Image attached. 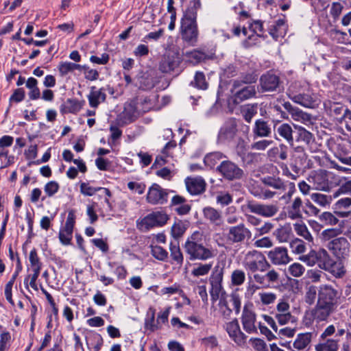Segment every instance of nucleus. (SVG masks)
<instances>
[{
  "label": "nucleus",
  "mask_w": 351,
  "mask_h": 351,
  "mask_svg": "<svg viewBox=\"0 0 351 351\" xmlns=\"http://www.w3.org/2000/svg\"><path fill=\"white\" fill-rule=\"evenodd\" d=\"M184 249L190 261H206L213 258L217 254L216 250L212 247L204 245L199 232H195L186 239Z\"/></svg>",
  "instance_id": "obj_1"
},
{
  "label": "nucleus",
  "mask_w": 351,
  "mask_h": 351,
  "mask_svg": "<svg viewBox=\"0 0 351 351\" xmlns=\"http://www.w3.org/2000/svg\"><path fill=\"white\" fill-rule=\"evenodd\" d=\"M243 264L247 271L254 274L257 271H266L271 267L265 255L256 250L248 252L245 256Z\"/></svg>",
  "instance_id": "obj_2"
},
{
  "label": "nucleus",
  "mask_w": 351,
  "mask_h": 351,
  "mask_svg": "<svg viewBox=\"0 0 351 351\" xmlns=\"http://www.w3.org/2000/svg\"><path fill=\"white\" fill-rule=\"evenodd\" d=\"M251 230L243 223L230 226L224 234L226 243L240 245L252 238Z\"/></svg>",
  "instance_id": "obj_3"
},
{
  "label": "nucleus",
  "mask_w": 351,
  "mask_h": 351,
  "mask_svg": "<svg viewBox=\"0 0 351 351\" xmlns=\"http://www.w3.org/2000/svg\"><path fill=\"white\" fill-rule=\"evenodd\" d=\"M216 172L224 180L228 181L241 180L245 176L244 171L237 164L228 158L222 160L217 166Z\"/></svg>",
  "instance_id": "obj_4"
},
{
  "label": "nucleus",
  "mask_w": 351,
  "mask_h": 351,
  "mask_svg": "<svg viewBox=\"0 0 351 351\" xmlns=\"http://www.w3.org/2000/svg\"><path fill=\"white\" fill-rule=\"evenodd\" d=\"M238 132V125L235 118H229L220 128L217 136L218 145H228L232 142Z\"/></svg>",
  "instance_id": "obj_5"
},
{
  "label": "nucleus",
  "mask_w": 351,
  "mask_h": 351,
  "mask_svg": "<svg viewBox=\"0 0 351 351\" xmlns=\"http://www.w3.org/2000/svg\"><path fill=\"white\" fill-rule=\"evenodd\" d=\"M223 269L217 266L214 268L210 276L209 281L211 285L210 291L211 300L214 302L225 297L226 293L222 287Z\"/></svg>",
  "instance_id": "obj_6"
},
{
  "label": "nucleus",
  "mask_w": 351,
  "mask_h": 351,
  "mask_svg": "<svg viewBox=\"0 0 351 351\" xmlns=\"http://www.w3.org/2000/svg\"><path fill=\"white\" fill-rule=\"evenodd\" d=\"M29 261L30 263V269L33 271L32 274L28 275L24 280V283L26 285H28V281L29 280V285L30 287L35 291H38V285L36 283V280L40 273V270L42 268V263L40 262V258L38 257V253L36 249H33L30 251L29 256Z\"/></svg>",
  "instance_id": "obj_7"
},
{
  "label": "nucleus",
  "mask_w": 351,
  "mask_h": 351,
  "mask_svg": "<svg viewBox=\"0 0 351 351\" xmlns=\"http://www.w3.org/2000/svg\"><path fill=\"white\" fill-rule=\"evenodd\" d=\"M229 302L231 303L237 315L239 313L241 310V302L238 294H231L229 302L226 300V297H221L218 304L219 312L224 319H230L232 313V309L229 306Z\"/></svg>",
  "instance_id": "obj_8"
},
{
  "label": "nucleus",
  "mask_w": 351,
  "mask_h": 351,
  "mask_svg": "<svg viewBox=\"0 0 351 351\" xmlns=\"http://www.w3.org/2000/svg\"><path fill=\"white\" fill-rule=\"evenodd\" d=\"M265 274L255 273L250 279L252 282L261 285L263 288H269L275 284L280 282V275L278 271L274 269H269Z\"/></svg>",
  "instance_id": "obj_9"
},
{
  "label": "nucleus",
  "mask_w": 351,
  "mask_h": 351,
  "mask_svg": "<svg viewBox=\"0 0 351 351\" xmlns=\"http://www.w3.org/2000/svg\"><path fill=\"white\" fill-rule=\"evenodd\" d=\"M232 93L233 101L235 104H239L245 100L255 97L256 94V87L254 85L241 86L240 81H234Z\"/></svg>",
  "instance_id": "obj_10"
},
{
  "label": "nucleus",
  "mask_w": 351,
  "mask_h": 351,
  "mask_svg": "<svg viewBox=\"0 0 351 351\" xmlns=\"http://www.w3.org/2000/svg\"><path fill=\"white\" fill-rule=\"evenodd\" d=\"M327 247L339 259H346L350 254V243L344 237L335 238L327 244Z\"/></svg>",
  "instance_id": "obj_11"
},
{
  "label": "nucleus",
  "mask_w": 351,
  "mask_h": 351,
  "mask_svg": "<svg viewBox=\"0 0 351 351\" xmlns=\"http://www.w3.org/2000/svg\"><path fill=\"white\" fill-rule=\"evenodd\" d=\"M339 292L331 285H321L318 290L317 302L335 308Z\"/></svg>",
  "instance_id": "obj_12"
},
{
  "label": "nucleus",
  "mask_w": 351,
  "mask_h": 351,
  "mask_svg": "<svg viewBox=\"0 0 351 351\" xmlns=\"http://www.w3.org/2000/svg\"><path fill=\"white\" fill-rule=\"evenodd\" d=\"M247 208L251 213L265 218L275 216L279 210V207L277 204H266L253 202H249L247 204Z\"/></svg>",
  "instance_id": "obj_13"
},
{
  "label": "nucleus",
  "mask_w": 351,
  "mask_h": 351,
  "mask_svg": "<svg viewBox=\"0 0 351 351\" xmlns=\"http://www.w3.org/2000/svg\"><path fill=\"white\" fill-rule=\"evenodd\" d=\"M181 36L184 42L190 46H195L199 36L197 23L181 22Z\"/></svg>",
  "instance_id": "obj_14"
},
{
  "label": "nucleus",
  "mask_w": 351,
  "mask_h": 351,
  "mask_svg": "<svg viewBox=\"0 0 351 351\" xmlns=\"http://www.w3.org/2000/svg\"><path fill=\"white\" fill-rule=\"evenodd\" d=\"M169 193L158 184H153L148 189L147 201L152 205L164 204L167 202Z\"/></svg>",
  "instance_id": "obj_15"
},
{
  "label": "nucleus",
  "mask_w": 351,
  "mask_h": 351,
  "mask_svg": "<svg viewBox=\"0 0 351 351\" xmlns=\"http://www.w3.org/2000/svg\"><path fill=\"white\" fill-rule=\"evenodd\" d=\"M307 180L312 184L313 188L315 190L324 191H330L329 181L326 171L319 170L311 172Z\"/></svg>",
  "instance_id": "obj_16"
},
{
  "label": "nucleus",
  "mask_w": 351,
  "mask_h": 351,
  "mask_svg": "<svg viewBox=\"0 0 351 351\" xmlns=\"http://www.w3.org/2000/svg\"><path fill=\"white\" fill-rule=\"evenodd\" d=\"M168 219L169 217L164 211H154L145 216L141 223L145 229L149 230L164 226Z\"/></svg>",
  "instance_id": "obj_17"
},
{
  "label": "nucleus",
  "mask_w": 351,
  "mask_h": 351,
  "mask_svg": "<svg viewBox=\"0 0 351 351\" xmlns=\"http://www.w3.org/2000/svg\"><path fill=\"white\" fill-rule=\"evenodd\" d=\"M274 314L275 319L280 325H285L293 322V317L290 312V305L284 299L279 300Z\"/></svg>",
  "instance_id": "obj_18"
},
{
  "label": "nucleus",
  "mask_w": 351,
  "mask_h": 351,
  "mask_svg": "<svg viewBox=\"0 0 351 351\" xmlns=\"http://www.w3.org/2000/svg\"><path fill=\"white\" fill-rule=\"evenodd\" d=\"M180 62L179 54L169 51L163 56L159 64V69L162 73H170L178 68Z\"/></svg>",
  "instance_id": "obj_19"
},
{
  "label": "nucleus",
  "mask_w": 351,
  "mask_h": 351,
  "mask_svg": "<svg viewBox=\"0 0 351 351\" xmlns=\"http://www.w3.org/2000/svg\"><path fill=\"white\" fill-rule=\"evenodd\" d=\"M225 329L229 337L239 346H243L245 344L247 336L241 330L237 319L228 322L226 324Z\"/></svg>",
  "instance_id": "obj_20"
},
{
  "label": "nucleus",
  "mask_w": 351,
  "mask_h": 351,
  "mask_svg": "<svg viewBox=\"0 0 351 351\" xmlns=\"http://www.w3.org/2000/svg\"><path fill=\"white\" fill-rule=\"evenodd\" d=\"M270 262L277 266L286 265L291 262V258L285 247H276L267 253Z\"/></svg>",
  "instance_id": "obj_21"
},
{
  "label": "nucleus",
  "mask_w": 351,
  "mask_h": 351,
  "mask_svg": "<svg viewBox=\"0 0 351 351\" xmlns=\"http://www.w3.org/2000/svg\"><path fill=\"white\" fill-rule=\"evenodd\" d=\"M137 117V111L133 103H128L125 105L124 109L116 119V123L121 127L134 121Z\"/></svg>",
  "instance_id": "obj_22"
},
{
  "label": "nucleus",
  "mask_w": 351,
  "mask_h": 351,
  "mask_svg": "<svg viewBox=\"0 0 351 351\" xmlns=\"http://www.w3.org/2000/svg\"><path fill=\"white\" fill-rule=\"evenodd\" d=\"M255 322V313L247 305H245L241 316V323L245 331L247 333L257 332Z\"/></svg>",
  "instance_id": "obj_23"
},
{
  "label": "nucleus",
  "mask_w": 351,
  "mask_h": 351,
  "mask_svg": "<svg viewBox=\"0 0 351 351\" xmlns=\"http://www.w3.org/2000/svg\"><path fill=\"white\" fill-rule=\"evenodd\" d=\"M252 133L254 137L267 138L271 136V128L269 121L263 119H258L255 121L252 128Z\"/></svg>",
  "instance_id": "obj_24"
},
{
  "label": "nucleus",
  "mask_w": 351,
  "mask_h": 351,
  "mask_svg": "<svg viewBox=\"0 0 351 351\" xmlns=\"http://www.w3.org/2000/svg\"><path fill=\"white\" fill-rule=\"evenodd\" d=\"M278 76L270 72L263 75L260 78V85L264 91H274L279 86Z\"/></svg>",
  "instance_id": "obj_25"
},
{
  "label": "nucleus",
  "mask_w": 351,
  "mask_h": 351,
  "mask_svg": "<svg viewBox=\"0 0 351 351\" xmlns=\"http://www.w3.org/2000/svg\"><path fill=\"white\" fill-rule=\"evenodd\" d=\"M334 308L317 303L315 308L311 311V315L314 321L318 322L326 321L330 314L333 312Z\"/></svg>",
  "instance_id": "obj_26"
},
{
  "label": "nucleus",
  "mask_w": 351,
  "mask_h": 351,
  "mask_svg": "<svg viewBox=\"0 0 351 351\" xmlns=\"http://www.w3.org/2000/svg\"><path fill=\"white\" fill-rule=\"evenodd\" d=\"M317 256L318 267L323 270L331 271L336 263L328 252L324 249H319L317 251Z\"/></svg>",
  "instance_id": "obj_27"
},
{
  "label": "nucleus",
  "mask_w": 351,
  "mask_h": 351,
  "mask_svg": "<svg viewBox=\"0 0 351 351\" xmlns=\"http://www.w3.org/2000/svg\"><path fill=\"white\" fill-rule=\"evenodd\" d=\"M201 8L200 0H192L182 18L181 22L197 23V10Z\"/></svg>",
  "instance_id": "obj_28"
},
{
  "label": "nucleus",
  "mask_w": 351,
  "mask_h": 351,
  "mask_svg": "<svg viewBox=\"0 0 351 351\" xmlns=\"http://www.w3.org/2000/svg\"><path fill=\"white\" fill-rule=\"evenodd\" d=\"M338 338L319 337V343L315 346V351H338L339 347Z\"/></svg>",
  "instance_id": "obj_29"
},
{
  "label": "nucleus",
  "mask_w": 351,
  "mask_h": 351,
  "mask_svg": "<svg viewBox=\"0 0 351 351\" xmlns=\"http://www.w3.org/2000/svg\"><path fill=\"white\" fill-rule=\"evenodd\" d=\"M188 191L191 195H199L205 191L206 182L202 178H188L186 180Z\"/></svg>",
  "instance_id": "obj_30"
},
{
  "label": "nucleus",
  "mask_w": 351,
  "mask_h": 351,
  "mask_svg": "<svg viewBox=\"0 0 351 351\" xmlns=\"http://www.w3.org/2000/svg\"><path fill=\"white\" fill-rule=\"evenodd\" d=\"M277 134H276V139L280 141V138L284 139L288 144L293 145V129L289 123H282L277 127Z\"/></svg>",
  "instance_id": "obj_31"
},
{
  "label": "nucleus",
  "mask_w": 351,
  "mask_h": 351,
  "mask_svg": "<svg viewBox=\"0 0 351 351\" xmlns=\"http://www.w3.org/2000/svg\"><path fill=\"white\" fill-rule=\"evenodd\" d=\"M287 30L286 21L284 19H279L275 24L269 27V32L274 40H278L280 37H283L286 34Z\"/></svg>",
  "instance_id": "obj_32"
},
{
  "label": "nucleus",
  "mask_w": 351,
  "mask_h": 351,
  "mask_svg": "<svg viewBox=\"0 0 351 351\" xmlns=\"http://www.w3.org/2000/svg\"><path fill=\"white\" fill-rule=\"evenodd\" d=\"M186 199L182 196L175 195L171 199V206L180 215H186L191 210V206L186 203Z\"/></svg>",
  "instance_id": "obj_33"
},
{
  "label": "nucleus",
  "mask_w": 351,
  "mask_h": 351,
  "mask_svg": "<svg viewBox=\"0 0 351 351\" xmlns=\"http://www.w3.org/2000/svg\"><path fill=\"white\" fill-rule=\"evenodd\" d=\"M84 101L77 99H68L61 106L60 111L63 114L78 112L83 106Z\"/></svg>",
  "instance_id": "obj_34"
},
{
  "label": "nucleus",
  "mask_w": 351,
  "mask_h": 351,
  "mask_svg": "<svg viewBox=\"0 0 351 351\" xmlns=\"http://www.w3.org/2000/svg\"><path fill=\"white\" fill-rule=\"evenodd\" d=\"M228 156L221 152H213L206 154L204 158V164L213 169L219 165L222 160H226Z\"/></svg>",
  "instance_id": "obj_35"
},
{
  "label": "nucleus",
  "mask_w": 351,
  "mask_h": 351,
  "mask_svg": "<svg viewBox=\"0 0 351 351\" xmlns=\"http://www.w3.org/2000/svg\"><path fill=\"white\" fill-rule=\"evenodd\" d=\"M106 97L103 88L95 90V87H92V90L88 96L90 106L93 108H97L101 102L105 101Z\"/></svg>",
  "instance_id": "obj_36"
},
{
  "label": "nucleus",
  "mask_w": 351,
  "mask_h": 351,
  "mask_svg": "<svg viewBox=\"0 0 351 351\" xmlns=\"http://www.w3.org/2000/svg\"><path fill=\"white\" fill-rule=\"evenodd\" d=\"M262 182L275 189L285 191L287 189V182L276 176H267L262 179Z\"/></svg>",
  "instance_id": "obj_37"
},
{
  "label": "nucleus",
  "mask_w": 351,
  "mask_h": 351,
  "mask_svg": "<svg viewBox=\"0 0 351 351\" xmlns=\"http://www.w3.org/2000/svg\"><path fill=\"white\" fill-rule=\"evenodd\" d=\"M144 328L150 332L160 330L157 320H155V309L149 308L145 319Z\"/></svg>",
  "instance_id": "obj_38"
},
{
  "label": "nucleus",
  "mask_w": 351,
  "mask_h": 351,
  "mask_svg": "<svg viewBox=\"0 0 351 351\" xmlns=\"http://www.w3.org/2000/svg\"><path fill=\"white\" fill-rule=\"evenodd\" d=\"M258 104H248L241 106V113L247 123H250L253 117L257 114Z\"/></svg>",
  "instance_id": "obj_39"
},
{
  "label": "nucleus",
  "mask_w": 351,
  "mask_h": 351,
  "mask_svg": "<svg viewBox=\"0 0 351 351\" xmlns=\"http://www.w3.org/2000/svg\"><path fill=\"white\" fill-rule=\"evenodd\" d=\"M135 85L143 90H149L154 86L153 78L147 73L138 75L136 77Z\"/></svg>",
  "instance_id": "obj_40"
},
{
  "label": "nucleus",
  "mask_w": 351,
  "mask_h": 351,
  "mask_svg": "<svg viewBox=\"0 0 351 351\" xmlns=\"http://www.w3.org/2000/svg\"><path fill=\"white\" fill-rule=\"evenodd\" d=\"M204 217L211 223L220 225L222 221L221 215L219 211L213 207H206L203 210Z\"/></svg>",
  "instance_id": "obj_41"
},
{
  "label": "nucleus",
  "mask_w": 351,
  "mask_h": 351,
  "mask_svg": "<svg viewBox=\"0 0 351 351\" xmlns=\"http://www.w3.org/2000/svg\"><path fill=\"white\" fill-rule=\"evenodd\" d=\"M184 56L186 58L187 61L193 64H197L204 61L206 58V55L204 52L197 49L186 51L184 53Z\"/></svg>",
  "instance_id": "obj_42"
},
{
  "label": "nucleus",
  "mask_w": 351,
  "mask_h": 351,
  "mask_svg": "<svg viewBox=\"0 0 351 351\" xmlns=\"http://www.w3.org/2000/svg\"><path fill=\"white\" fill-rule=\"evenodd\" d=\"M291 99L304 107L306 108H313L315 105V101L311 97V95L308 94H298L291 97Z\"/></svg>",
  "instance_id": "obj_43"
},
{
  "label": "nucleus",
  "mask_w": 351,
  "mask_h": 351,
  "mask_svg": "<svg viewBox=\"0 0 351 351\" xmlns=\"http://www.w3.org/2000/svg\"><path fill=\"white\" fill-rule=\"evenodd\" d=\"M313 333L305 332L298 335L297 338L293 342V347L298 350L304 349L311 342Z\"/></svg>",
  "instance_id": "obj_44"
},
{
  "label": "nucleus",
  "mask_w": 351,
  "mask_h": 351,
  "mask_svg": "<svg viewBox=\"0 0 351 351\" xmlns=\"http://www.w3.org/2000/svg\"><path fill=\"white\" fill-rule=\"evenodd\" d=\"M213 267V263H198L191 271V275L194 277H199L207 275Z\"/></svg>",
  "instance_id": "obj_45"
},
{
  "label": "nucleus",
  "mask_w": 351,
  "mask_h": 351,
  "mask_svg": "<svg viewBox=\"0 0 351 351\" xmlns=\"http://www.w3.org/2000/svg\"><path fill=\"white\" fill-rule=\"evenodd\" d=\"M311 198L314 202L324 207L329 205L334 197L333 194L332 195H326L319 193H315L311 195Z\"/></svg>",
  "instance_id": "obj_46"
},
{
  "label": "nucleus",
  "mask_w": 351,
  "mask_h": 351,
  "mask_svg": "<svg viewBox=\"0 0 351 351\" xmlns=\"http://www.w3.org/2000/svg\"><path fill=\"white\" fill-rule=\"evenodd\" d=\"M294 230L300 237H302L304 239L307 240L308 241H313V238L311 233L309 232L306 226L303 222L295 223L293 224Z\"/></svg>",
  "instance_id": "obj_47"
},
{
  "label": "nucleus",
  "mask_w": 351,
  "mask_h": 351,
  "mask_svg": "<svg viewBox=\"0 0 351 351\" xmlns=\"http://www.w3.org/2000/svg\"><path fill=\"white\" fill-rule=\"evenodd\" d=\"M169 250L170 255L173 261L181 265L184 261V256L178 244L171 243Z\"/></svg>",
  "instance_id": "obj_48"
},
{
  "label": "nucleus",
  "mask_w": 351,
  "mask_h": 351,
  "mask_svg": "<svg viewBox=\"0 0 351 351\" xmlns=\"http://www.w3.org/2000/svg\"><path fill=\"white\" fill-rule=\"evenodd\" d=\"M291 229L289 227L281 226L274 232V235L280 243L287 242L289 239Z\"/></svg>",
  "instance_id": "obj_49"
},
{
  "label": "nucleus",
  "mask_w": 351,
  "mask_h": 351,
  "mask_svg": "<svg viewBox=\"0 0 351 351\" xmlns=\"http://www.w3.org/2000/svg\"><path fill=\"white\" fill-rule=\"evenodd\" d=\"M287 272L295 278L301 277L305 272V267L299 263H293L287 269Z\"/></svg>",
  "instance_id": "obj_50"
},
{
  "label": "nucleus",
  "mask_w": 351,
  "mask_h": 351,
  "mask_svg": "<svg viewBox=\"0 0 351 351\" xmlns=\"http://www.w3.org/2000/svg\"><path fill=\"white\" fill-rule=\"evenodd\" d=\"M191 84L197 88L206 90L208 87V84L206 82L205 75L202 72H197L194 77V80L191 82Z\"/></svg>",
  "instance_id": "obj_51"
},
{
  "label": "nucleus",
  "mask_w": 351,
  "mask_h": 351,
  "mask_svg": "<svg viewBox=\"0 0 351 351\" xmlns=\"http://www.w3.org/2000/svg\"><path fill=\"white\" fill-rule=\"evenodd\" d=\"M73 229L68 227H64L60 230L59 239L63 245H69L73 237Z\"/></svg>",
  "instance_id": "obj_52"
},
{
  "label": "nucleus",
  "mask_w": 351,
  "mask_h": 351,
  "mask_svg": "<svg viewBox=\"0 0 351 351\" xmlns=\"http://www.w3.org/2000/svg\"><path fill=\"white\" fill-rule=\"evenodd\" d=\"M299 260L306 263L309 267L317 264V251L311 250L307 254L300 256Z\"/></svg>",
  "instance_id": "obj_53"
},
{
  "label": "nucleus",
  "mask_w": 351,
  "mask_h": 351,
  "mask_svg": "<svg viewBox=\"0 0 351 351\" xmlns=\"http://www.w3.org/2000/svg\"><path fill=\"white\" fill-rule=\"evenodd\" d=\"M291 252L295 254H303L306 251V245L304 241L300 239H295L289 243Z\"/></svg>",
  "instance_id": "obj_54"
},
{
  "label": "nucleus",
  "mask_w": 351,
  "mask_h": 351,
  "mask_svg": "<svg viewBox=\"0 0 351 351\" xmlns=\"http://www.w3.org/2000/svg\"><path fill=\"white\" fill-rule=\"evenodd\" d=\"M319 219L325 225L333 226L339 222V219L330 212H324L319 215Z\"/></svg>",
  "instance_id": "obj_55"
},
{
  "label": "nucleus",
  "mask_w": 351,
  "mask_h": 351,
  "mask_svg": "<svg viewBox=\"0 0 351 351\" xmlns=\"http://www.w3.org/2000/svg\"><path fill=\"white\" fill-rule=\"evenodd\" d=\"M245 280V274L243 270L236 269L231 275L232 283L234 285L239 286L242 285Z\"/></svg>",
  "instance_id": "obj_56"
},
{
  "label": "nucleus",
  "mask_w": 351,
  "mask_h": 351,
  "mask_svg": "<svg viewBox=\"0 0 351 351\" xmlns=\"http://www.w3.org/2000/svg\"><path fill=\"white\" fill-rule=\"evenodd\" d=\"M298 141H303L307 145L310 144L313 140V136L312 133L307 131L302 127H299L298 128Z\"/></svg>",
  "instance_id": "obj_57"
},
{
  "label": "nucleus",
  "mask_w": 351,
  "mask_h": 351,
  "mask_svg": "<svg viewBox=\"0 0 351 351\" xmlns=\"http://www.w3.org/2000/svg\"><path fill=\"white\" fill-rule=\"evenodd\" d=\"M216 201L222 206H227L232 202V195L225 191L218 192L216 196Z\"/></svg>",
  "instance_id": "obj_58"
},
{
  "label": "nucleus",
  "mask_w": 351,
  "mask_h": 351,
  "mask_svg": "<svg viewBox=\"0 0 351 351\" xmlns=\"http://www.w3.org/2000/svg\"><path fill=\"white\" fill-rule=\"evenodd\" d=\"M151 252L154 257L160 261H165L168 257V252L159 245L152 246Z\"/></svg>",
  "instance_id": "obj_59"
},
{
  "label": "nucleus",
  "mask_w": 351,
  "mask_h": 351,
  "mask_svg": "<svg viewBox=\"0 0 351 351\" xmlns=\"http://www.w3.org/2000/svg\"><path fill=\"white\" fill-rule=\"evenodd\" d=\"M351 193V180H346L342 183L340 186L333 193V197L337 198L343 194Z\"/></svg>",
  "instance_id": "obj_60"
},
{
  "label": "nucleus",
  "mask_w": 351,
  "mask_h": 351,
  "mask_svg": "<svg viewBox=\"0 0 351 351\" xmlns=\"http://www.w3.org/2000/svg\"><path fill=\"white\" fill-rule=\"evenodd\" d=\"M260 300L264 305L273 304L277 298L276 295L271 292H263L259 293Z\"/></svg>",
  "instance_id": "obj_61"
},
{
  "label": "nucleus",
  "mask_w": 351,
  "mask_h": 351,
  "mask_svg": "<svg viewBox=\"0 0 351 351\" xmlns=\"http://www.w3.org/2000/svg\"><path fill=\"white\" fill-rule=\"evenodd\" d=\"M292 119L297 121H300L303 123L306 124L307 123H310L311 121V116L302 111L300 109H298L293 116Z\"/></svg>",
  "instance_id": "obj_62"
},
{
  "label": "nucleus",
  "mask_w": 351,
  "mask_h": 351,
  "mask_svg": "<svg viewBox=\"0 0 351 351\" xmlns=\"http://www.w3.org/2000/svg\"><path fill=\"white\" fill-rule=\"evenodd\" d=\"M274 143L271 140L263 139L252 144L251 147L252 149L257 151H264Z\"/></svg>",
  "instance_id": "obj_63"
},
{
  "label": "nucleus",
  "mask_w": 351,
  "mask_h": 351,
  "mask_svg": "<svg viewBox=\"0 0 351 351\" xmlns=\"http://www.w3.org/2000/svg\"><path fill=\"white\" fill-rule=\"evenodd\" d=\"M335 208L338 211L347 209L351 206V197H343L338 199L334 204Z\"/></svg>",
  "instance_id": "obj_64"
}]
</instances>
